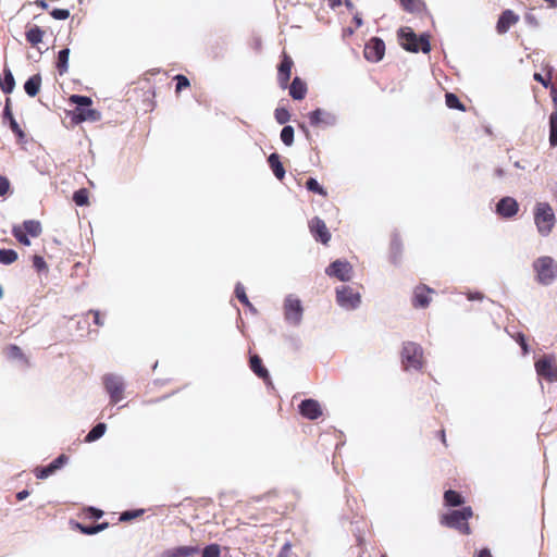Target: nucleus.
<instances>
[{"label": "nucleus", "instance_id": "f257e3e1", "mask_svg": "<svg viewBox=\"0 0 557 557\" xmlns=\"http://www.w3.org/2000/svg\"><path fill=\"white\" fill-rule=\"evenodd\" d=\"M473 511L471 507H463L462 509L451 510L440 517V523L444 527L455 529L461 534L469 535L471 528L469 519L472 518Z\"/></svg>", "mask_w": 557, "mask_h": 557}, {"label": "nucleus", "instance_id": "f03ea898", "mask_svg": "<svg viewBox=\"0 0 557 557\" xmlns=\"http://www.w3.org/2000/svg\"><path fill=\"white\" fill-rule=\"evenodd\" d=\"M398 37L400 40L401 47L410 52H419L429 53L431 50L430 45V36L428 34H422L418 36L412 28L403 27L398 32Z\"/></svg>", "mask_w": 557, "mask_h": 557}, {"label": "nucleus", "instance_id": "7ed1b4c3", "mask_svg": "<svg viewBox=\"0 0 557 557\" xmlns=\"http://www.w3.org/2000/svg\"><path fill=\"white\" fill-rule=\"evenodd\" d=\"M69 100L70 102L77 104L75 110L72 112V121L75 124H79L85 121L96 122L100 120V112L89 108L92 103V100L89 97L72 95Z\"/></svg>", "mask_w": 557, "mask_h": 557}, {"label": "nucleus", "instance_id": "20e7f679", "mask_svg": "<svg viewBox=\"0 0 557 557\" xmlns=\"http://www.w3.org/2000/svg\"><path fill=\"white\" fill-rule=\"evenodd\" d=\"M400 361L405 371H420L424 366L422 347L414 342H405L400 351Z\"/></svg>", "mask_w": 557, "mask_h": 557}, {"label": "nucleus", "instance_id": "39448f33", "mask_svg": "<svg viewBox=\"0 0 557 557\" xmlns=\"http://www.w3.org/2000/svg\"><path fill=\"white\" fill-rule=\"evenodd\" d=\"M536 281L542 285L552 284L557 277V263L552 257L544 256L533 262Z\"/></svg>", "mask_w": 557, "mask_h": 557}, {"label": "nucleus", "instance_id": "423d86ee", "mask_svg": "<svg viewBox=\"0 0 557 557\" xmlns=\"http://www.w3.org/2000/svg\"><path fill=\"white\" fill-rule=\"evenodd\" d=\"M534 221L539 232L546 236L555 225V214L547 202H539L534 211Z\"/></svg>", "mask_w": 557, "mask_h": 557}, {"label": "nucleus", "instance_id": "0eeeda50", "mask_svg": "<svg viewBox=\"0 0 557 557\" xmlns=\"http://www.w3.org/2000/svg\"><path fill=\"white\" fill-rule=\"evenodd\" d=\"M102 383L111 405H116L124 398L125 383L122 376L109 373L103 375Z\"/></svg>", "mask_w": 557, "mask_h": 557}, {"label": "nucleus", "instance_id": "6e6552de", "mask_svg": "<svg viewBox=\"0 0 557 557\" xmlns=\"http://www.w3.org/2000/svg\"><path fill=\"white\" fill-rule=\"evenodd\" d=\"M534 368L536 374L548 382L557 381V359L554 355H544L539 358Z\"/></svg>", "mask_w": 557, "mask_h": 557}, {"label": "nucleus", "instance_id": "1a4fd4ad", "mask_svg": "<svg viewBox=\"0 0 557 557\" xmlns=\"http://www.w3.org/2000/svg\"><path fill=\"white\" fill-rule=\"evenodd\" d=\"M302 312L304 308L301 301L297 297L289 295L285 298L284 315L287 322L294 325L299 324L302 318Z\"/></svg>", "mask_w": 557, "mask_h": 557}, {"label": "nucleus", "instance_id": "9d476101", "mask_svg": "<svg viewBox=\"0 0 557 557\" xmlns=\"http://www.w3.org/2000/svg\"><path fill=\"white\" fill-rule=\"evenodd\" d=\"M336 301L341 307L351 310L359 306L361 299L360 294L350 286H341L336 288Z\"/></svg>", "mask_w": 557, "mask_h": 557}, {"label": "nucleus", "instance_id": "9b49d317", "mask_svg": "<svg viewBox=\"0 0 557 557\" xmlns=\"http://www.w3.org/2000/svg\"><path fill=\"white\" fill-rule=\"evenodd\" d=\"M385 54V44L379 37H372L364 46L363 55L370 62H379Z\"/></svg>", "mask_w": 557, "mask_h": 557}, {"label": "nucleus", "instance_id": "f8f14e48", "mask_svg": "<svg viewBox=\"0 0 557 557\" xmlns=\"http://www.w3.org/2000/svg\"><path fill=\"white\" fill-rule=\"evenodd\" d=\"M325 273L331 277L346 282L351 277L352 267L348 261L335 260L325 269Z\"/></svg>", "mask_w": 557, "mask_h": 557}, {"label": "nucleus", "instance_id": "ddd939ff", "mask_svg": "<svg viewBox=\"0 0 557 557\" xmlns=\"http://www.w3.org/2000/svg\"><path fill=\"white\" fill-rule=\"evenodd\" d=\"M310 233L312 234L313 238L323 244L327 245L331 240V233L329 232V228L326 227V224L322 219L319 216L312 218L308 223Z\"/></svg>", "mask_w": 557, "mask_h": 557}, {"label": "nucleus", "instance_id": "4468645a", "mask_svg": "<svg viewBox=\"0 0 557 557\" xmlns=\"http://www.w3.org/2000/svg\"><path fill=\"white\" fill-rule=\"evenodd\" d=\"M293 65L294 62L292 58L284 52L282 55L281 63L277 67V82L282 89H286L288 87Z\"/></svg>", "mask_w": 557, "mask_h": 557}, {"label": "nucleus", "instance_id": "2eb2a0df", "mask_svg": "<svg viewBox=\"0 0 557 557\" xmlns=\"http://www.w3.org/2000/svg\"><path fill=\"white\" fill-rule=\"evenodd\" d=\"M299 412L308 420H317L323 414L320 403L312 398L305 399L299 404Z\"/></svg>", "mask_w": 557, "mask_h": 557}, {"label": "nucleus", "instance_id": "dca6fc26", "mask_svg": "<svg viewBox=\"0 0 557 557\" xmlns=\"http://www.w3.org/2000/svg\"><path fill=\"white\" fill-rule=\"evenodd\" d=\"M434 293V289L420 284L413 289L412 306L414 308H426L431 304L430 295Z\"/></svg>", "mask_w": 557, "mask_h": 557}, {"label": "nucleus", "instance_id": "f3484780", "mask_svg": "<svg viewBox=\"0 0 557 557\" xmlns=\"http://www.w3.org/2000/svg\"><path fill=\"white\" fill-rule=\"evenodd\" d=\"M519 22V16L512 10H505L496 24L498 34H505L508 29Z\"/></svg>", "mask_w": 557, "mask_h": 557}, {"label": "nucleus", "instance_id": "a211bd4d", "mask_svg": "<svg viewBox=\"0 0 557 557\" xmlns=\"http://www.w3.org/2000/svg\"><path fill=\"white\" fill-rule=\"evenodd\" d=\"M518 209V202L511 197H505L497 203V213L505 218L513 216Z\"/></svg>", "mask_w": 557, "mask_h": 557}, {"label": "nucleus", "instance_id": "6ab92c4d", "mask_svg": "<svg viewBox=\"0 0 557 557\" xmlns=\"http://www.w3.org/2000/svg\"><path fill=\"white\" fill-rule=\"evenodd\" d=\"M249 366L252 372L265 383L271 382V377L267 368L262 364V360L258 355H253L249 359Z\"/></svg>", "mask_w": 557, "mask_h": 557}, {"label": "nucleus", "instance_id": "aec40b11", "mask_svg": "<svg viewBox=\"0 0 557 557\" xmlns=\"http://www.w3.org/2000/svg\"><path fill=\"white\" fill-rule=\"evenodd\" d=\"M552 99L555 104V111L549 116V144L550 146H557V96H556V87H552Z\"/></svg>", "mask_w": 557, "mask_h": 557}, {"label": "nucleus", "instance_id": "412c9836", "mask_svg": "<svg viewBox=\"0 0 557 557\" xmlns=\"http://www.w3.org/2000/svg\"><path fill=\"white\" fill-rule=\"evenodd\" d=\"M307 84L299 77H295L289 85V95L295 100H302L307 95Z\"/></svg>", "mask_w": 557, "mask_h": 557}, {"label": "nucleus", "instance_id": "4be33fe9", "mask_svg": "<svg viewBox=\"0 0 557 557\" xmlns=\"http://www.w3.org/2000/svg\"><path fill=\"white\" fill-rule=\"evenodd\" d=\"M3 352H4V355L7 356L8 359H10V360H20L25 366H29L28 358L24 355L23 350L17 345H15V344L8 345L3 349Z\"/></svg>", "mask_w": 557, "mask_h": 557}, {"label": "nucleus", "instance_id": "5701e85b", "mask_svg": "<svg viewBox=\"0 0 557 557\" xmlns=\"http://www.w3.org/2000/svg\"><path fill=\"white\" fill-rule=\"evenodd\" d=\"M268 163L275 177L282 181L285 177V169L281 162L280 156L277 153H271L268 158Z\"/></svg>", "mask_w": 557, "mask_h": 557}, {"label": "nucleus", "instance_id": "b1692460", "mask_svg": "<svg viewBox=\"0 0 557 557\" xmlns=\"http://www.w3.org/2000/svg\"><path fill=\"white\" fill-rule=\"evenodd\" d=\"M41 76L40 74H35L30 76L24 84L25 92L29 97H35L38 95L41 87Z\"/></svg>", "mask_w": 557, "mask_h": 557}, {"label": "nucleus", "instance_id": "393cba45", "mask_svg": "<svg viewBox=\"0 0 557 557\" xmlns=\"http://www.w3.org/2000/svg\"><path fill=\"white\" fill-rule=\"evenodd\" d=\"M199 553L198 546H177L168 552L169 557H191Z\"/></svg>", "mask_w": 557, "mask_h": 557}, {"label": "nucleus", "instance_id": "a878e982", "mask_svg": "<svg viewBox=\"0 0 557 557\" xmlns=\"http://www.w3.org/2000/svg\"><path fill=\"white\" fill-rule=\"evenodd\" d=\"M15 87V79L10 69H3V78H0V88L4 94H11Z\"/></svg>", "mask_w": 557, "mask_h": 557}, {"label": "nucleus", "instance_id": "bb28decb", "mask_svg": "<svg viewBox=\"0 0 557 557\" xmlns=\"http://www.w3.org/2000/svg\"><path fill=\"white\" fill-rule=\"evenodd\" d=\"M45 32L37 25L32 26L25 33V37L28 44L32 46H37L42 41Z\"/></svg>", "mask_w": 557, "mask_h": 557}, {"label": "nucleus", "instance_id": "cd10ccee", "mask_svg": "<svg viewBox=\"0 0 557 557\" xmlns=\"http://www.w3.org/2000/svg\"><path fill=\"white\" fill-rule=\"evenodd\" d=\"M16 227L23 228L24 233L37 237L41 234V224L36 220H26L22 225H15Z\"/></svg>", "mask_w": 557, "mask_h": 557}, {"label": "nucleus", "instance_id": "c85d7f7f", "mask_svg": "<svg viewBox=\"0 0 557 557\" xmlns=\"http://www.w3.org/2000/svg\"><path fill=\"white\" fill-rule=\"evenodd\" d=\"M444 503L445 506L448 507H458L463 505L465 498L461 496L460 493L454 490H448L444 493Z\"/></svg>", "mask_w": 557, "mask_h": 557}, {"label": "nucleus", "instance_id": "c756f323", "mask_svg": "<svg viewBox=\"0 0 557 557\" xmlns=\"http://www.w3.org/2000/svg\"><path fill=\"white\" fill-rule=\"evenodd\" d=\"M69 57H70V49H67V48L60 50L58 53L57 69H58V72L60 75H63L67 72Z\"/></svg>", "mask_w": 557, "mask_h": 557}, {"label": "nucleus", "instance_id": "7c9ffc66", "mask_svg": "<svg viewBox=\"0 0 557 557\" xmlns=\"http://www.w3.org/2000/svg\"><path fill=\"white\" fill-rule=\"evenodd\" d=\"M74 527H75V529L79 530V532L83 533V534L92 535V534H96L98 532H101V531L106 530L109 527V523L108 522H102V523L97 524V525L87 527V525H84L82 523L76 522L74 524Z\"/></svg>", "mask_w": 557, "mask_h": 557}, {"label": "nucleus", "instance_id": "2f4dec72", "mask_svg": "<svg viewBox=\"0 0 557 557\" xmlns=\"http://www.w3.org/2000/svg\"><path fill=\"white\" fill-rule=\"evenodd\" d=\"M106 430H107L106 423L100 422V423L96 424L89 431V433L86 435L85 442L86 443H91V442H95V441L99 440L100 437L103 436V434L106 433Z\"/></svg>", "mask_w": 557, "mask_h": 557}, {"label": "nucleus", "instance_id": "473e14b6", "mask_svg": "<svg viewBox=\"0 0 557 557\" xmlns=\"http://www.w3.org/2000/svg\"><path fill=\"white\" fill-rule=\"evenodd\" d=\"M235 295L237 297V299L244 305L246 306L252 313H257V309L252 306V304L249 301L247 295H246V290H245V287L238 283L235 287Z\"/></svg>", "mask_w": 557, "mask_h": 557}, {"label": "nucleus", "instance_id": "72a5a7b5", "mask_svg": "<svg viewBox=\"0 0 557 557\" xmlns=\"http://www.w3.org/2000/svg\"><path fill=\"white\" fill-rule=\"evenodd\" d=\"M325 116H327V114L322 109H317L308 114L309 122L312 126H319L322 123H327Z\"/></svg>", "mask_w": 557, "mask_h": 557}, {"label": "nucleus", "instance_id": "f704fd0d", "mask_svg": "<svg viewBox=\"0 0 557 557\" xmlns=\"http://www.w3.org/2000/svg\"><path fill=\"white\" fill-rule=\"evenodd\" d=\"M445 102L449 109L466 111V107L462 104V102L459 100V98L453 92H447L445 95Z\"/></svg>", "mask_w": 557, "mask_h": 557}, {"label": "nucleus", "instance_id": "c9c22d12", "mask_svg": "<svg viewBox=\"0 0 557 557\" xmlns=\"http://www.w3.org/2000/svg\"><path fill=\"white\" fill-rule=\"evenodd\" d=\"M17 260V252L13 249H0V263L11 264Z\"/></svg>", "mask_w": 557, "mask_h": 557}, {"label": "nucleus", "instance_id": "e433bc0d", "mask_svg": "<svg viewBox=\"0 0 557 557\" xmlns=\"http://www.w3.org/2000/svg\"><path fill=\"white\" fill-rule=\"evenodd\" d=\"M306 187L309 191L317 193L323 197L327 196V191L313 177L307 180Z\"/></svg>", "mask_w": 557, "mask_h": 557}, {"label": "nucleus", "instance_id": "4c0bfd02", "mask_svg": "<svg viewBox=\"0 0 557 557\" xmlns=\"http://www.w3.org/2000/svg\"><path fill=\"white\" fill-rule=\"evenodd\" d=\"M73 201L79 207L87 206L89 203L88 190L86 188L76 190L73 194Z\"/></svg>", "mask_w": 557, "mask_h": 557}, {"label": "nucleus", "instance_id": "58836bf2", "mask_svg": "<svg viewBox=\"0 0 557 557\" xmlns=\"http://www.w3.org/2000/svg\"><path fill=\"white\" fill-rule=\"evenodd\" d=\"M144 513H145V509L126 510L121 513L120 521L128 522L131 520L141 517Z\"/></svg>", "mask_w": 557, "mask_h": 557}, {"label": "nucleus", "instance_id": "ea45409f", "mask_svg": "<svg viewBox=\"0 0 557 557\" xmlns=\"http://www.w3.org/2000/svg\"><path fill=\"white\" fill-rule=\"evenodd\" d=\"M281 139L286 146H292L294 143V128L289 125L284 126L281 132Z\"/></svg>", "mask_w": 557, "mask_h": 557}, {"label": "nucleus", "instance_id": "a19ab883", "mask_svg": "<svg viewBox=\"0 0 557 557\" xmlns=\"http://www.w3.org/2000/svg\"><path fill=\"white\" fill-rule=\"evenodd\" d=\"M12 234H13V236L16 238V240L20 244H22L24 246H29L30 245V240L28 239L27 234L24 233L23 228L16 227L14 225L13 228H12Z\"/></svg>", "mask_w": 557, "mask_h": 557}, {"label": "nucleus", "instance_id": "79ce46f5", "mask_svg": "<svg viewBox=\"0 0 557 557\" xmlns=\"http://www.w3.org/2000/svg\"><path fill=\"white\" fill-rule=\"evenodd\" d=\"M202 557H221L219 544H210L202 549Z\"/></svg>", "mask_w": 557, "mask_h": 557}, {"label": "nucleus", "instance_id": "37998d69", "mask_svg": "<svg viewBox=\"0 0 557 557\" xmlns=\"http://www.w3.org/2000/svg\"><path fill=\"white\" fill-rule=\"evenodd\" d=\"M274 115H275V120L280 124H285L290 119V114L286 108H276Z\"/></svg>", "mask_w": 557, "mask_h": 557}, {"label": "nucleus", "instance_id": "c03bdc74", "mask_svg": "<svg viewBox=\"0 0 557 557\" xmlns=\"http://www.w3.org/2000/svg\"><path fill=\"white\" fill-rule=\"evenodd\" d=\"M533 78H534V81L541 83L545 88L549 87L552 89V87H554L553 85H550V82H552V70L548 71L546 76H543L540 73H534Z\"/></svg>", "mask_w": 557, "mask_h": 557}, {"label": "nucleus", "instance_id": "a18cd8bd", "mask_svg": "<svg viewBox=\"0 0 557 557\" xmlns=\"http://www.w3.org/2000/svg\"><path fill=\"white\" fill-rule=\"evenodd\" d=\"M55 471L54 469L51 467V465L49 463L48 466H45V467H41V468H36L35 470V474H36V478L37 479H47L48 476H50L51 474H53Z\"/></svg>", "mask_w": 557, "mask_h": 557}, {"label": "nucleus", "instance_id": "49530a36", "mask_svg": "<svg viewBox=\"0 0 557 557\" xmlns=\"http://www.w3.org/2000/svg\"><path fill=\"white\" fill-rule=\"evenodd\" d=\"M174 79L176 81L175 91L177 94L181 92L184 88L189 87L190 85L189 79L185 75L177 74L176 76H174Z\"/></svg>", "mask_w": 557, "mask_h": 557}, {"label": "nucleus", "instance_id": "de8ad7c7", "mask_svg": "<svg viewBox=\"0 0 557 557\" xmlns=\"http://www.w3.org/2000/svg\"><path fill=\"white\" fill-rule=\"evenodd\" d=\"M50 15L55 20H66L70 17V10L69 9H52L49 11Z\"/></svg>", "mask_w": 557, "mask_h": 557}, {"label": "nucleus", "instance_id": "09e8293b", "mask_svg": "<svg viewBox=\"0 0 557 557\" xmlns=\"http://www.w3.org/2000/svg\"><path fill=\"white\" fill-rule=\"evenodd\" d=\"M403 8L407 11L413 12L420 9L421 2L419 0H399Z\"/></svg>", "mask_w": 557, "mask_h": 557}, {"label": "nucleus", "instance_id": "8fccbe9b", "mask_svg": "<svg viewBox=\"0 0 557 557\" xmlns=\"http://www.w3.org/2000/svg\"><path fill=\"white\" fill-rule=\"evenodd\" d=\"M10 128L11 131L15 134V136L18 138V140H24L25 138V133L23 132V129L20 127V125L17 124V122L15 121V119H11V122H10Z\"/></svg>", "mask_w": 557, "mask_h": 557}, {"label": "nucleus", "instance_id": "3c124183", "mask_svg": "<svg viewBox=\"0 0 557 557\" xmlns=\"http://www.w3.org/2000/svg\"><path fill=\"white\" fill-rule=\"evenodd\" d=\"M69 461V457L64 454H61L58 458H55L52 462H50L51 467L54 471L61 469Z\"/></svg>", "mask_w": 557, "mask_h": 557}, {"label": "nucleus", "instance_id": "603ef678", "mask_svg": "<svg viewBox=\"0 0 557 557\" xmlns=\"http://www.w3.org/2000/svg\"><path fill=\"white\" fill-rule=\"evenodd\" d=\"M69 461V457L64 454H61L58 458H55L52 462H50L51 467L54 471L61 469Z\"/></svg>", "mask_w": 557, "mask_h": 557}, {"label": "nucleus", "instance_id": "864d4df0", "mask_svg": "<svg viewBox=\"0 0 557 557\" xmlns=\"http://www.w3.org/2000/svg\"><path fill=\"white\" fill-rule=\"evenodd\" d=\"M33 265L37 271H42L47 269V263L45 259L38 255L33 257Z\"/></svg>", "mask_w": 557, "mask_h": 557}, {"label": "nucleus", "instance_id": "5fc2aeb1", "mask_svg": "<svg viewBox=\"0 0 557 557\" xmlns=\"http://www.w3.org/2000/svg\"><path fill=\"white\" fill-rule=\"evenodd\" d=\"M10 190V181L7 176L0 175V197L5 196Z\"/></svg>", "mask_w": 557, "mask_h": 557}, {"label": "nucleus", "instance_id": "6e6d98bb", "mask_svg": "<svg viewBox=\"0 0 557 557\" xmlns=\"http://www.w3.org/2000/svg\"><path fill=\"white\" fill-rule=\"evenodd\" d=\"M516 341L519 343V345L523 351V355L529 354V345H528L525 336L522 333L517 334Z\"/></svg>", "mask_w": 557, "mask_h": 557}, {"label": "nucleus", "instance_id": "4d7b16f0", "mask_svg": "<svg viewBox=\"0 0 557 557\" xmlns=\"http://www.w3.org/2000/svg\"><path fill=\"white\" fill-rule=\"evenodd\" d=\"M85 512L91 519H99L103 516V511L94 507H88Z\"/></svg>", "mask_w": 557, "mask_h": 557}, {"label": "nucleus", "instance_id": "13d9d810", "mask_svg": "<svg viewBox=\"0 0 557 557\" xmlns=\"http://www.w3.org/2000/svg\"><path fill=\"white\" fill-rule=\"evenodd\" d=\"M3 116L5 119H8L9 122H11V119H14V116L12 114V111H11V100H10V98H8L7 101H5V107H4V110H3Z\"/></svg>", "mask_w": 557, "mask_h": 557}, {"label": "nucleus", "instance_id": "bf43d9fd", "mask_svg": "<svg viewBox=\"0 0 557 557\" xmlns=\"http://www.w3.org/2000/svg\"><path fill=\"white\" fill-rule=\"evenodd\" d=\"M90 313L94 315V323L101 326L103 323L100 320V312L99 311H90Z\"/></svg>", "mask_w": 557, "mask_h": 557}, {"label": "nucleus", "instance_id": "052dcab7", "mask_svg": "<svg viewBox=\"0 0 557 557\" xmlns=\"http://www.w3.org/2000/svg\"><path fill=\"white\" fill-rule=\"evenodd\" d=\"M35 4H36L37 7H39V8L44 9V10L50 11V10H49V4H48V2H47L46 0H37V1L35 2Z\"/></svg>", "mask_w": 557, "mask_h": 557}, {"label": "nucleus", "instance_id": "680f3d73", "mask_svg": "<svg viewBox=\"0 0 557 557\" xmlns=\"http://www.w3.org/2000/svg\"><path fill=\"white\" fill-rule=\"evenodd\" d=\"M29 495V492L26 490H23L16 494L17 500H24Z\"/></svg>", "mask_w": 557, "mask_h": 557}, {"label": "nucleus", "instance_id": "e2e57ef3", "mask_svg": "<svg viewBox=\"0 0 557 557\" xmlns=\"http://www.w3.org/2000/svg\"><path fill=\"white\" fill-rule=\"evenodd\" d=\"M478 557H493V556L487 548H484L479 552Z\"/></svg>", "mask_w": 557, "mask_h": 557}, {"label": "nucleus", "instance_id": "0e129e2a", "mask_svg": "<svg viewBox=\"0 0 557 557\" xmlns=\"http://www.w3.org/2000/svg\"><path fill=\"white\" fill-rule=\"evenodd\" d=\"M438 436H440V438H441L442 443H443L445 446H447L445 430H443V429H442V430H440V431H438Z\"/></svg>", "mask_w": 557, "mask_h": 557}, {"label": "nucleus", "instance_id": "69168bd1", "mask_svg": "<svg viewBox=\"0 0 557 557\" xmlns=\"http://www.w3.org/2000/svg\"><path fill=\"white\" fill-rule=\"evenodd\" d=\"M354 22L357 28L362 25V18L358 14L354 16Z\"/></svg>", "mask_w": 557, "mask_h": 557}, {"label": "nucleus", "instance_id": "338daca9", "mask_svg": "<svg viewBox=\"0 0 557 557\" xmlns=\"http://www.w3.org/2000/svg\"><path fill=\"white\" fill-rule=\"evenodd\" d=\"M495 175L497 177H503L505 175V171L503 169L498 168L495 170Z\"/></svg>", "mask_w": 557, "mask_h": 557}, {"label": "nucleus", "instance_id": "774afa93", "mask_svg": "<svg viewBox=\"0 0 557 557\" xmlns=\"http://www.w3.org/2000/svg\"><path fill=\"white\" fill-rule=\"evenodd\" d=\"M298 126H299V128H300L301 131H304L306 134H308L307 126H306L304 123H299V124H298Z\"/></svg>", "mask_w": 557, "mask_h": 557}]
</instances>
